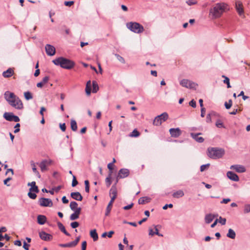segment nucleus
I'll return each instance as SVG.
<instances>
[{"instance_id": "nucleus-1", "label": "nucleus", "mask_w": 250, "mask_h": 250, "mask_svg": "<svg viewBox=\"0 0 250 250\" xmlns=\"http://www.w3.org/2000/svg\"><path fill=\"white\" fill-rule=\"evenodd\" d=\"M5 100L13 108L21 110L23 108L22 101L14 93L7 91L4 94Z\"/></svg>"}, {"instance_id": "nucleus-2", "label": "nucleus", "mask_w": 250, "mask_h": 250, "mask_svg": "<svg viewBox=\"0 0 250 250\" xmlns=\"http://www.w3.org/2000/svg\"><path fill=\"white\" fill-rule=\"evenodd\" d=\"M226 10H229L228 5L224 2H218L215 4L209 10V15L212 19H218L221 17Z\"/></svg>"}, {"instance_id": "nucleus-3", "label": "nucleus", "mask_w": 250, "mask_h": 250, "mask_svg": "<svg viewBox=\"0 0 250 250\" xmlns=\"http://www.w3.org/2000/svg\"><path fill=\"white\" fill-rule=\"evenodd\" d=\"M52 62L56 65L60 66L62 68L70 69L75 65V62L69 59L62 57H59L53 60Z\"/></svg>"}, {"instance_id": "nucleus-4", "label": "nucleus", "mask_w": 250, "mask_h": 250, "mask_svg": "<svg viewBox=\"0 0 250 250\" xmlns=\"http://www.w3.org/2000/svg\"><path fill=\"white\" fill-rule=\"evenodd\" d=\"M225 151L222 148L211 147L208 149V156L213 159L221 158L224 154Z\"/></svg>"}, {"instance_id": "nucleus-5", "label": "nucleus", "mask_w": 250, "mask_h": 250, "mask_svg": "<svg viewBox=\"0 0 250 250\" xmlns=\"http://www.w3.org/2000/svg\"><path fill=\"white\" fill-rule=\"evenodd\" d=\"M127 27L131 31L135 33H141L144 30V27L140 23L136 22H130L127 23Z\"/></svg>"}, {"instance_id": "nucleus-6", "label": "nucleus", "mask_w": 250, "mask_h": 250, "mask_svg": "<svg viewBox=\"0 0 250 250\" xmlns=\"http://www.w3.org/2000/svg\"><path fill=\"white\" fill-rule=\"evenodd\" d=\"M168 115L167 112H164L160 115L156 116L153 122V124L156 126L160 125L162 123L167 120Z\"/></svg>"}, {"instance_id": "nucleus-7", "label": "nucleus", "mask_w": 250, "mask_h": 250, "mask_svg": "<svg viewBox=\"0 0 250 250\" xmlns=\"http://www.w3.org/2000/svg\"><path fill=\"white\" fill-rule=\"evenodd\" d=\"M180 84L182 86L189 89L195 88L197 85V84L195 83L188 79H183L180 81Z\"/></svg>"}, {"instance_id": "nucleus-8", "label": "nucleus", "mask_w": 250, "mask_h": 250, "mask_svg": "<svg viewBox=\"0 0 250 250\" xmlns=\"http://www.w3.org/2000/svg\"><path fill=\"white\" fill-rule=\"evenodd\" d=\"M39 203L41 207H51L53 206L52 200L49 198H41L39 200Z\"/></svg>"}, {"instance_id": "nucleus-9", "label": "nucleus", "mask_w": 250, "mask_h": 250, "mask_svg": "<svg viewBox=\"0 0 250 250\" xmlns=\"http://www.w3.org/2000/svg\"><path fill=\"white\" fill-rule=\"evenodd\" d=\"M52 163V161L50 159L49 160H43L40 164L39 167L42 172H44L47 170V166L51 165Z\"/></svg>"}, {"instance_id": "nucleus-10", "label": "nucleus", "mask_w": 250, "mask_h": 250, "mask_svg": "<svg viewBox=\"0 0 250 250\" xmlns=\"http://www.w3.org/2000/svg\"><path fill=\"white\" fill-rule=\"evenodd\" d=\"M170 134L172 137L177 138L182 134L181 130L179 128H171L169 130Z\"/></svg>"}, {"instance_id": "nucleus-11", "label": "nucleus", "mask_w": 250, "mask_h": 250, "mask_svg": "<svg viewBox=\"0 0 250 250\" xmlns=\"http://www.w3.org/2000/svg\"><path fill=\"white\" fill-rule=\"evenodd\" d=\"M45 49L47 55L52 56L55 54V48L52 45L47 44L45 46Z\"/></svg>"}, {"instance_id": "nucleus-12", "label": "nucleus", "mask_w": 250, "mask_h": 250, "mask_svg": "<svg viewBox=\"0 0 250 250\" xmlns=\"http://www.w3.org/2000/svg\"><path fill=\"white\" fill-rule=\"evenodd\" d=\"M129 174V170L127 168H121L118 172L117 178L122 179L127 177Z\"/></svg>"}, {"instance_id": "nucleus-13", "label": "nucleus", "mask_w": 250, "mask_h": 250, "mask_svg": "<svg viewBox=\"0 0 250 250\" xmlns=\"http://www.w3.org/2000/svg\"><path fill=\"white\" fill-rule=\"evenodd\" d=\"M235 8L238 14L241 16L243 15L244 10L242 3L240 1H236L235 3Z\"/></svg>"}, {"instance_id": "nucleus-14", "label": "nucleus", "mask_w": 250, "mask_h": 250, "mask_svg": "<svg viewBox=\"0 0 250 250\" xmlns=\"http://www.w3.org/2000/svg\"><path fill=\"white\" fill-rule=\"evenodd\" d=\"M39 236L41 239L44 241H49L52 239V236L51 235L43 231L39 232Z\"/></svg>"}, {"instance_id": "nucleus-15", "label": "nucleus", "mask_w": 250, "mask_h": 250, "mask_svg": "<svg viewBox=\"0 0 250 250\" xmlns=\"http://www.w3.org/2000/svg\"><path fill=\"white\" fill-rule=\"evenodd\" d=\"M201 133H190V136L195 140L196 142L201 143H203L204 141V139L202 137H199V135H201Z\"/></svg>"}, {"instance_id": "nucleus-16", "label": "nucleus", "mask_w": 250, "mask_h": 250, "mask_svg": "<svg viewBox=\"0 0 250 250\" xmlns=\"http://www.w3.org/2000/svg\"><path fill=\"white\" fill-rule=\"evenodd\" d=\"M231 169H234L236 172L242 173L246 171L245 167L240 165H234L230 167Z\"/></svg>"}, {"instance_id": "nucleus-17", "label": "nucleus", "mask_w": 250, "mask_h": 250, "mask_svg": "<svg viewBox=\"0 0 250 250\" xmlns=\"http://www.w3.org/2000/svg\"><path fill=\"white\" fill-rule=\"evenodd\" d=\"M227 177L233 181L237 182L239 181V178L238 176L233 172L229 171L227 173Z\"/></svg>"}, {"instance_id": "nucleus-18", "label": "nucleus", "mask_w": 250, "mask_h": 250, "mask_svg": "<svg viewBox=\"0 0 250 250\" xmlns=\"http://www.w3.org/2000/svg\"><path fill=\"white\" fill-rule=\"evenodd\" d=\"M70 196L72 198L77 201H81L83 200V196L78 191L71 192Z\"/></svg>"}, {"instance_id": "nucleus-19", "label": "nucleus", "mask_w": 250, "mask_h": 250, "mask_svg": "<svg viewBox=\"0 0 250 250\" xmlns=\"http://www.w3.org/2000/svg\"><path fill=\"white\" fill-rule=\"evenodd\" d=\"M81 208L79 207L77 210H75V211H74V213L71 214V215L70 216V219L71 220H75L79 218V215L81 213Z\"/></svg>"}, {"instance_id": "nucleus-20", "label": "nucleus", "mask_w": 250, "mask_h": 250, "mask_svg": "<svg viewBox=\"0 0 250 250\" xmlns=\"http://www.w3.org/2000/svg\"><path fill=\"white\" fill-rule=\"evenodd\" d=\"M28 186L31 187L29 189L30 191H34L35 193H38L39 192L38 187L36 186V182L35 181H33L31 183H29L28 184Z\"/></svg>"}, {"instance_id": "nucleus-21", "label": "nucleus", "mask_w": 250, "mask_h": 250, "mask_svg": "<svg viewBox=\"0 0 250 250\" xmlns=\"http://www.w3.org/2000/svg\"><path fill=\"white\" fill-rule=\"evenodd\" d=\"M47 218L45 215H39L37 216V222L40 225H43L46 222Z\"/></svg>"}, {"instance_id": "nucleus-22", "label": "nucleus", "mask_w": 250, "mask_h": 250, "mask_svg": "<svg viewBox=\"0 0 250 250\" xmlns=\"http://www.w3.org/2000/svg\"><path fill=\"white\" fill-rule=\"evenodd\" d=\"M14 74V71L13 70L9 68L7 70L4 71L2 73V76L4 78H9L11 77Z\"/></svg>"}, {"instance_id": "nucleus-23", "label": "nucleus", "mask_w": 250, "mask_h": 250, "mask_svg": "<svg viewBox=\"0 0 250 250\" xmlns=\"http://www.w3.org/2000/svg\"><path fill=\"white\" fill-rule=\"evenodd\" d=\"M57 225H58L59 229H60V230L61 231H62L63 233H64L66 236H70V234L69 233H68L66 230L64 226L63 225V224L62 223L58 222L57 223Z\"/></svg>"}, {"instance_id": "nucleus-24", "label": "nucleus", "mask_w": 250, "mask_h": 250, "mask_svg": "<svg viewBox=\"0 0 250 250\" xmlns=\"http://www.w3.org/2000/svg\"><path fill=\"white\" fill-rule=\"evenodd\" d=\"M155 232H153V229L149 228V235L151 236H153L154 234H156L159 236H163L162 234H160L159 232L158 229H157V226H154Z\"/></svg>"}, {"instance_id": "nucleus-25", "label": "nucleus", "mask_w": 250, "mask_h": 250, "mask_svg": "<svg viewBox=\"0 0 250 250\" xmlns=\"http://www.w3.org/2000/svg\"><path fill=\"white\" fill-rule=\"evenodd\" d=\"M118 182V180H117L116 183L115 185H113L111 188L110 189L109 194L110 196H115V197H117V190L116 187V184Z\"/></svg>"}, {"instance_id": "nucleus-26", "label": "nucleus", "mask_w": 250, "mask_h": 250, "mask_svg": "<svg viewBox=\"0 0 250 250\" xmlns=\"http://www.w3.org/2000/svg\"><path fill=\"white\" fill-rule=\"evenodd\" d=\"M151 199L149 197L145 196L142 197L139 199L138 203L139 204H144L150 202Z\"/></svg>"}, {"instance_id": "nucleus-27", "label": "nucleus", "mask_w": 250, "mask_h": 250, "mask_svg": "<svg viewBox=\"0 0 250 250\" xmlns=\"http://www.w3.org/2000/svg\"><path fill=\"white\" fill-rule=\"evenodd\" d=\"M14 115V114L12 112H5L3 114V117L8 121H13Z\"/></svg>"}, {"instance_id": "nucleus-28", "label": "nucleus", "mask_w": 250, "mask_h": 250, "mask_svg": "<svg viewBox=\"0 0 250 250\" xmlns=\"http://www.w3.org/2000/svg\"><path fill=\"white\" fill-rule=\"evenodd\" d=\"M215 216L210 213L208 214L205 216V220L207 224L211 223L215 218Z\"/></svg>"}, {"instance_id": "nucleus-29", "label": "nucleus", "mask_w": 250, "mask_h": 250, "mask_svg": "<svg viewBox=\"0 0 250 250\" xmlns=\"http://www.w3.org/2000/svg\"><path fill=\"white\" fill-rule=\"evenodd\" d=\"M184 195V192L182 190H179L176 192H173L172 196L175 198H179L183 197Z\"/></svg>"}, {"instance_id": "nucleus-30", "label": "nucleus", "mask_w": 250, "mask_h": 250, "mask_svg": "<svg viewBox=\"0 0 250 250\" xmlns=\"http://www.w3.org/2000/svg\"><path fill=\"white\" fill-rule=\"evenodd\" d=\"M78 206V204L75 201H71L70 202V205H69L70 208L73 211H75V210H77L79 208Z\"/></svg>"}, {"instance_id": "nucleus-31", "label": "nucleus", "mask_w": 250, "mask_h": 250, "mask_svg": "<svg viewBox=\"0 0 250 250\" xmlns=\"http://www.w3.org/2000/svg\"><path fill=\"white\" fill-rule=\"evenodd\" d=\"M90 236L93 238L94 241H96L98 239V235L96 232V229H93L90 231Z\"/></svg>"}, {"instance_id": "nucleus-32", "label": "nucleus", "mask_w": 250, "mask_h": 250, "mask_svg": "<svg viewBox=\"0 0 250 250\" xmlns=\"http://www.w3.org/2000/svg\"><path fill=\"white\" fill-rule=\"evenodd\" d=\"M227 236L231 239H234L236 236L235 231L231 229H229L227 234Z\"/></svg>"}, {"instance_id": "nucleus-33", "label": "nucleus", "mask_w": 250, "mask_h": 250, "mask_svg": "<svg viewBox=\"0 0 250 250\" xmlns=\"http://www.w3.org/2000/svg\"><path fill=\"white\" fill-rule=\"evenodd\" d=\"M71 128L74 131L77 130V125L75 120L72 119L70 122Z\"/></svg>"}, {"instance_id": "nucleus-34", "label": "nucleus", "mask_w": 250, "mask_h": 250, "mask_svg": "<svg viewBox=\"0 0 250 250\" xmlns=\"http://www.w3.org/2000/svg\"><path fill=\"white\" fill-rule=\"evenodd\" d=\"M112 172V171L110 172L109 173L108 176L105 179V183H106V185L107 187H109L111 184V175Z\"/></svg>"}, {"instance_id": "nucleus-35", "label": "nucleus", "mask_w": 250, "mask_h": 250, "mask_svg": "<svg viewBox=\"0 0 250 250\" xmlns=\"http://www.w3.org/2000/svg\"><path fill=\"white\" fill-rule=\"evenodd\" d=\"M92 92L93 93H96L98 90H99V86L96 82L93 81L92 82Z\"/></svg>"}, {"instance_id": "nucleus-36", "label": "nucleus", "mask_w": 250, "mask_h": 250, "mask_svg": "<svg viewBox=\"0 0 250 250\" xmlns=\"http://www.w3.org/2000/svg\"><path fill=\"white\" fill-rule=\"evenodd\" d=\"M24 96L25 99L26 100H29L33 99V96L32 93L29 91H26L24 93Z\"/></svg>"}, {"instance_id": "nucleus-37", "label": "nucleus", "mask_w": 250, "mask_h": 250, "mask_svg": "<svg viewBox=\"0 0 250 250\" xmlns=\"http://www.w3.org/2000/svg\"><path fill=\"white\" fill-rule=\"evenodd\" d=\"M59 246L61 247H63V248H66V247L71 248V247H75L72 242H69L68 243H66V244H59Z\"/></svg>"}, {"instance_id": "nucleus-38", "label": "nucleus", "mask_w": 250, "mask_h": 250, "mask_svg": "<svg viewBox=\"0 0 250 250\" xmlns=\"http://www.w3.org/2000/svg\"><path fill=\"white\" fill-rule=\"evenodd\" d=\"M140 135V132L136 129H134L129 136L131 137H137Z\"/></svg>"}, {"instance_id": "nucleus-39", "label": "nucleus", "mask_w": 250, "mask_h": 250, "mask_svg": "<svg viewBox=\"0 0 250 250\" xmlns=\"http://www.w3.org/2000/svg\"><path fill=\"white\" fill-rule=\"evenodd\" d=\"M112 204H111V203H109L107 207H106V211H105V216H108L109 213H110V212L111 210V208H112Z\"/></svg>"}, {"instance_id": "nucleus-40", "label": "nucleus", "mask_w": 250, "mask_h": 250, "mask_svg": "<svg viewBox=\"0 0 250 250\" xmlns=\"http://www.w3.org/2000/svg\"><path fill=\"white\" fill-rule=\"evenodd\" d=\"M222 77L225 78L223 82H224V83H226L227 84V87L228 88L231 87V86H230V83H229V78L228 77L224 76V75H223Z\"/></svg>"}, {"instance_id": "nucleus-41", "label": "nucleus", "mask_w": 250, "mask_h": 250, "mask_svg": "<svg viewBox=\"0 0 250 250\" xmlns=\"http://www.w3.org/2000/svg\"><path fill=\"white\" fill-rule=\"evenodd\" d=\"M250 212V204H246L244 206V212L248 213Z\"/></svg>"}, {"instance_id": "nucleus-42", "label": "nucleus", "mask_w": 250, "mask_h": 250, "mask_svg": "<svg viewBox=\"0 0 250 250\" xmlns=\"http://www.w3.org/2000/svg\"><path fill=\"white\" fill-rule=\"evenodd\" d=\"M232 104V100H229L228 103L225 102V107L226 108V109H229L231 107Z\"/></svg>"}, {"instance_id": "nucleus-43", "label": "nucleus", "mask_w": 250, "mask_h": 250, "mask_svg": "<svg viewBox=\"0 0 250 250\" xmlns=\"http://www.w3.org/2000/svg\"><path fill=\"white\" fill-rule=\"evenodd\" d=\"M115 56L116 57L117 59L120 62L123 63H125V59L119 54H116Z\"/></svg>"}, {"instance_id": "nucleus-44", "label": "nucleus", "mask_w": 250, "mask_h": 250, "mask_svg": "<svg viewBox=\"0 0 250 250\" xmlns=\"http://www.w3.org/2000/svg\"><path fill=\"white\" fill-rule=\"evenodd\" d=\"M31 165L32 166V170H33V172L35 173H36L38 175V176L40 178L41 177V175H40L39 172L37 170V168H36L35 164L33 162V164H32Z\"/></svg>"}, {"instance_id": "nucleus-45", "label": "nucleus", "mask_w": 250, "mask_h": 250, "mask_svg": "<svg viewBox=\"0 0 250 250\" xmlns=\"http://www.w3.org/2000/svg\"><path fill=\"white\" fill-rule=\"evenodd\" d=\"M33 191H30L29 190V192L28 193V196L29 198H30L32 199H35L37 197V195L35 193H33Z\"/></svg>"}, {"instance_id": "nucleus-46", "label": "nucleus", "mask_w": 250, "mask_h": 250, "mask_svg": "<svg viewBox=\"0 0 250 250\" xmlns=\"http://www.w3.org/2000/svg\"><path fill=\"white\" fill-rule=\"evenodd\" d=\"M78 182L76 180V178L75 176L73 175L72 182V186L73 187H74L78 185Z\"/></svg>"}, {"instance_id": "nucleus-47", "label": "nucleus", "mask_w": 250, "mask_h": 250, "mask_svg": "<svg viewBox=\"0 0 250 250\" xmlns=\"http://www.w3.org/2000/svg\"><path fill=\"white\" fill-rule=\"evenodd\" d=\"M218 222L221 224L222 225H225L226 223V219L225 218H223L222 217H220L219 219H218Z\"/></svg>"}, {"instance_id": "nucleus-48", "label": "nucleus", "mask_w": 250, "mask_h": 250, "mask_svg": "<svg viewBox=\"0 0 250 250\" xmlns=\"http://www.w3.org/2000/svg\"><path fill=\"white\" fill-rule=\"evenodd\" d=\"M80 224L78 222H73L70 224V226L73 229H76L79 226Z\"/></svg>"}, {"instance_id": "nucleus-49", "label": "nucleus", "mask_w": 250, "mask_h": 250, "mask_svg": "<svg viewBox=\"0 0 250 250\" xmlns=\"http://www.w3.org/2000/svg\"><path fill=\"white\" fill-rule=\"evenodd\" d=\"M209 166V164H207L206 165H203L200 167V171L201 172L204 171L205 169L208 168Z\"/></svg>"}, {"instance_id": "nucleus-50", "label": "nucleus", "mask_w": 250, "mask_h": 250, "mask_svg": "<svg viewBox=\"0 0 250 250\" xmlns=\"http://www.w3.org/2000/svg\"><path fill=\"white\" fill-rule=\"evenodd\" d=\"M216 125L217 127L221 128L223 127V124L220 120H218L216 123Z\"/></svg>"}, {"instance_id": "nucleus-51", "label": "nucleus", "mask_w": 250, "mask_h": 250, "mask_svg": "<svg viewBox=\"0 0 250 250\" xmlns=\"http://www.w3.org/2000/svg\"><path fill=\"white\" fill-rule=\"evenodd\" d=\"M20 124L19 123H17L15 126V129L14 130V132L15 133H18L20 131Z\"/></svg>"}, {"instance_id": "nucleus-52", "label": "nucleus", "mask_w": 250, "mask_h": 250, "mask_svg": "<svg viewBox=\"0 0 250 250\" xmlns=\"http://www.w3.org/2000/svg\"><path fill=\"white\" fill-rule=\"evenodd\" d=\"M85 90L86 94L87 95H89L90 94L91 91V87H88L87 85H86Z\"/></svg>"}, {"instance_id": "nucleus-53", "label": "nucleus", "mask_w": 250, "mask_h": 250, "mask_svg": "<svg viewBox=\"0 0 250 250\" xmlns=\"http://www.w3.org/2000/svg\"><path fill=\"white\" fill-rule=\"evenodd\" d=\"M190 106H192L193 108L196 107V102L194 100H192L189 103Z\"/></svg>"}, {"instance_id": "nucleus-54", "label": "nucleus", "mask_w": 250, "mask_h": 250, "mask_svg": "<svg viewBox=\"0 0 250 250\" xmlns=\"http://www.w3.org/2000/svg\"><path fill=\"white\" fill-rule=\"evenodd\" d=\"M133 205L134 204L133 203H131L130 204L124 207L123 209L125 210L129 209L133 207Z\"/></svg>"}, {"instance_id": "nucleus-55", "label": "nucleus", "mask_w": 250, "mask_h": 250, "mask_svg": "<svg viewBox=\"0 0 250 250\" xmlns=\"http://www.w3.org/2000/svg\"><path fill=\"white\" fill-rule=\"evenodd\" d=\"M12 180V178L11 177H8L7 178L5 179L4 181H3V183L5 185H6L7 186H10V185L9 184H7V182H9V181L11 180Z\"/></svg>"}, {"instance_id": "nucleus-56", "label": "nucleus", "mask_w": 250, "mask_h": 250, "mask_svg": "<svg viewBox=\"0 0 250 250\" xmlns=\"http://www.w3.org/2000/svg\"><path fill=\"white\" fill-rule=\"evenodd\" d=\"M30 245L27 244L25 241L23 242V248L25 250H29Z\"/></svg>"}, {"instance_id": "nucleus-57", "label": "nucleus", "mask_w": 250, "mask_h": 250, "mask_svg": "<svg viewBox=\"0 0 250 250\" xmlns=\"http://www.w3.org/2000/svg\"><path fill=\"white\" fill-rule=\"evenodd\" d=\"M60 127L62 131H64L66 130V125L65 123L60 124Z\"/></svg>"}, {"instance_id": "nucleus-58", "label": "nucleus", "mask_w": 250, "mask_h": 250, "mask_svg": "<svg viewBox=\"0 0 250 250\" xmlns=\"http://www.w3.org/2000/svg\"><path fill=\"white\" fill-rule=\"evenodd\" d=\"M49 79V78L48 76H45L42 79V81L41 82L44 84L48 81Z\"/></svg>"}, {"instance_id": "nucleus-59", "label": "nucleus", "mask_w": 250, "mask_h": 250, "mask_svg": "<svg viewBox=\"0 0 250 250\" xmlns=\"http://www.w3.org/2000/svg\"><path fill=\"white\" fill-rule=\"evenodd\" d=\"M73 3H74V1H65L64 2V5L65 6H70L72 4H73Z\"/></svg>"}, {"instance_id": "nucleus-60", "label": "nucleus", "mask_w": 250, "mask_h": 250, "mask_svg": "<svg viewBox=\"0 0 250 250\" xmlns=\"http://www.w3.org/2000/svg\"><path fill=\"white\" fill-rule=\"evenodd\" d=\"M168 207L170 208H172L173 205L172 204H166L164 206H163V209L165 210V209H167V208H168Z\"/></svg>"}, {"instance_id": "nucleus-61", "label": "nucleus", "mask_w": 250, "mask_h": 250, "mask_svg": "<svg viewBox=\"0 0 250 250\" xmlns=\"http://www.w3.org/2000/svg\"><path fill=\"white\" fill-rule=\"evenodd\" d=\"M86 242L85 241L83 242L82 244V250H86Z\"/></svg>"}, {"instance_id": "nucleus-62", "label": "nucleus", "mask_w": 250, "mask_h": 250, "mask_svg": "<svg viewBox=\"0 0 250 250\" xmlns=\"http://www.w3.org/2000/svg\"><path fill=\"white\" fill-rule=\"evenodd\" d=\"M201 116L204 117L205 115L206 109L204 107H202L201 109Z\"/></svg>"}, {"instance_id": "nucleus-63", "label": "nucleus", "mask_w": 250, "mask_h": 250, "mask_svg": "<svg viewBox=\"0 0 250 250\" xmlns=\"http://www.w3.org/2000/svg\"><path fill=\"white\" fill-rule=\"evenodd\" d=\"M80 236H78V237L76 238V239L73 241H72L74 245V246L75 247L77 244L78 243L79 240H80Z\"/></svg>"}, {"instance_id": "nucleus-64", "label": "nucleus", "mask_w": 250, "mask_h": 250, "mask_svg": "<svg viewBox=\"0 0 250 250\" xmlns=\"http://www.w3.org/2000/svg\"><path fill=\"white\" fill-rule=\"evenodd\" d=\"M206 122L207 123H210L211 122V119L210 114H208L206 117Z\"/></svg>"}]
</instances>
